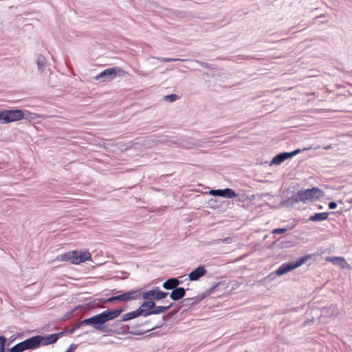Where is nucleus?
I'll list each match as a JSON object with an SVG mask.
<instances>
[{
  "mask_svg": "<svg viewBox=\"0 0 352 352\" xmlns=\"http://www.w3.org/2000/svg\"><path fill=\"white\" fill-rule=\"evenodd\" d=\"M124 311V309L123 308L116 309H107L98 314L85 318L84 323H87V325L92 326L98 331L108 333L109 331L105 326L106 322L116 319Z\"/></svg>",
  "mask_w": 352,
  "mask_h": 352,
  "instance_id": "f257e3e1",
  "label": "nucleus"
},
{
  "mask_svg": "<svg viewBox=\"0 0 352 352\" xmlns=\"http://www.w3.org/2000/svg\"><path fill=\"white\" fill-rule=\"evenodd\" d=\"M56 260L58 261H67L72 264L78 265L87 261H91V255L88 250L85 252L73 250L58 255Z\"/></svg>",
  "mask_w": 352,
  "mask_h": 352,
  "instance_id": "f03ea898",
  "label": "nucleus"
},
{
  "mask_svg": "<svg viewBox=\"0 0 352 352\" xmlns=\"http://www.w3.org/2000/svg\"><path fill=\"white\" fill-rule=\"evenodd\" d=\"M65 333L61 331L56 333L50 334L48 336L36 335L33 337L28 338L30 350H34L38 348L41 345L47 346L54 344Z\"/></svg>",
  "mask_w": 352,
  "mask_h": 352,
  "instance_id": "7ed1b4c3",
  "label": "nucleus"
},
{
  "mask_svg": "<svg viewBox=\"0 0 352 352\" xmlns=\"http://www.w3.org/2000/svg\"><path fill=\"white\" fill-rule=\"evenodd\" d=\"M2 113L3 124H8L10 122L19 121L23 118H34V114L31 113L26 110L22 109H3L2 110Z\"/></svg>",
  "mask_w": 352,
  "mask_h": 352,
  "instance_id": "20e7f679",
  "label": "nucleus"
},
{
  "mask_svg": "<svg viewBox=\"0 0 352 352\" xmlns=\"http://www.w3.org/2000/svg\"><path fill=\"white\" fill-rule=\"evenodd\" d=\"M300 202L307 204L309 201L319 200L324 197V192L318 187H313L306 190H300L297 192Z\"/></svg>",
  "mask_w": 352,
  "mask_h": 352,
  "instance_id": "39448f33",
  "label": "nucleus"
},
{
  "mask_svg": "<svg viewBox=\"0 0 352 352\" xmlns=\"http://www.w3.org/2000/svg\"><path fill=\"white\" fill-rule=\"evenodd\" d=\"M141 296V289H133L129 292H124L123 294L113 296L108 298L106 300L107 302H113L116 301H131L133 300L139 299Z\"/></svg>",
  "mask_w": 352,
  "mask_h": 352,
  "instance_id": "423d86ee",
  "label": "nucleus"
},
{
  "mask_svg": "<svg viewBox=\"0 0 352 352\" xmlns=\"http://www.w3.org/2000/svg\"><path fill=\"white\" fill-rule=\"evenodd\" d=\"M6 340L5 336H0V352H23L26 350H30L28 339L8 349H6Z\"/></svg>",
  "mask_w": 352,
  "mask_h": 352,
  "instance_id": "0eeeda50",
  "label": "nucleus"
},
{
  "mask_svg": "<svg viewBox=\"0 0 352 352\" xmlns=\"http://www.w3.org/2000/svg\"><path fill=\"white\" fill-rule=\"evenodd\" d=\"M169 294L168 292H163L155 287L149 291L142 293L141 296L144 300H154L159 301L165 298Z\"/></svg>",
  "mask_w": 352,
  "mask_h": 352,
  "instance_id": "6e6552de",
  "label": "nucleus"
},
{
  "mask_svg": "<svg viewBox=\"0 0 352 352\" xmlns=\"http://www.w3.org/2000/svg\"><path fill=\"white\" fill-rule=\"evenodd\" d=\"M120 70L118 67H109L96 75L94 79L101 82L109 81L117 76L118 72H120Z\"/></svg>",
  "mask_w": 352,
  "mask_h": 352,
  "instance_id": "1a4fd4ad",
  "label": "nucleus"
},
{
  "mask_svg": "<svg viewBox=\"0 0 352 352\" xmlns=\"http://www.w3.org/2000/svg\"><path fill=\"white\" fill-rule=\"evenodd\" d=\"M301 150L300 148H297L292 152H282L279 154L275 155L271 162L270 165H279L286 160L291 158L297 154L300 153Z\"/></svg>",
  "mask_w": 352,
  "mask_h": 352,
  "instance_id": "9d476101",
  "label": "nucleus"
},
{
  "mask_svg": "<svg viewBox=\"0 0 352 352\" xmlns=\"http://www.w3.org/2000/svg\"><path fill=\"white\" fill-rule=\"evenodd\" d=\"M209 195L214 197H221L229 199L237 197L235 191L229 188H226L224 189H212L209 191Z\"/></svg>",
  "mask_w": 352,
  "mask_h": 352,
  "instance_id": "9b49d317",
  "label": "nucleus"
},
{
  "mask_svg": "<svg viewBox=\"0 0 352 352\" xmlns=\"http://www.w3.org/2000/svg\"><path fill=\"white\" fill-rule=\"evenodd\" d=\"M156 306L155 300H145L139 307L142 309L143 313V317H148L151 315V312H149L154 309Z\"/></svg>",
  "mask_w": 352,
  "mask_h": 352,
  "instance_id": "f8f14e48",
  "label": "nucleus"
},
{
  "mask_svg": "<svg viewBox=\"0 0 352 352\" xmlns=\"http://www.w3.org/2000/svg\"><path fill=\"white\" fill-rule=\"evenodd\" d=\"M206 273L207 271L204 265H199L188 274V278L190 281H196L204 276Z\"/></svg>",
  "mask_w": 352,
  "mask_h": 352,
  "instance_id": "ddd939ff",
  "label": "nucleus"
},
{
  "mask_svg": "<svg viewBox=\"0 0 352 352\" xmlns=\"http://www.w3.org/2000/svg\"><path fill=\"white\" fill-rule=\"evenodd\" d=\"M327 261L331 262L335 265L339 266L342 270H347L351 267L345 258L341 256L328 257Z\"/></svg>",
  "mask_w": 352,
  "mask_h": 352,
  "instance_id": "4468645a",
  "label": "nucleus"
},
{
  "mask_svg": "<svg viewBox=\"0 0 352 352\" xmlns=\"http://www.w3.org/2000/svg\"><path fill=\"white\" fill-rule=\"evenodd\" d=\"M339 312V309L336 305H331L329 307L321 308V315L324 317L337 316Z\"/></svg>",
  "mask_w": 352,
  "mask_h": 352,
  "instance_id": "2eb2a0df",
  "label": "nucleus"
},
{
  "mask_svg": "<svg viewBox=\"0 0 352 352\" xmlns=\"http://www.w3.org/2000/svg\"><path fill=\"white\" fill-rule=\"evenodd\" d=\"M139 316H143V313L142 312V309L138 307L136 310L126 313L123 314L120 318V320H117V322H126L131 320L132 319L136 318Z\"/></svg>",
  "mask_w": 352,
  "mask_h": 352,
  "instance_id": "dca6fc26",
  "label": "nucleus"
},
{
  "mask_svg": "<svg viewBox=\"0 0 352 352\" xmlns=\"http://www.w3.org/2000/svg\"><path fill=\"white\" fill-rule=\"evenodd\" d=\"M188 289H187L188 290ZM186 289L182 287H177L175 288L170 293H169L170 298L174 300H179L182 299L186 295Z\"/></svg>",
  "mask_w": 352,
  "mask_h": 352,
  "instance_id": "f3484780",
  "label": "nucleus"
},
{
  "mask_svg": "<svg viewBox=\"0 0 352 352\" xmlns=\"http://www.w3.org/2000/svg\"><path fill=\"white\" fill-rule=\"evenodd\" d=\"M177 311V310H174L164 316L155 325L151 327L150 329H148L146 331H151L163 327L165 324L166 321L168 320L173 316L176 314Z\"/></svg>",
  "mask_w": 352,
  "mask_h": 352,
  "instance_id": "a211bd4d",
  "label": "nucleus"
},
{
  "mask_svg": "<svg viewBox=\"0 0 352 352\" xmlns=\"http://www.w3.org/2000/svg\"><path fill=\"white\" fill-rule=\"evenodd\" d=\"M150 323H151V320H147L141 324H136L132 325L131 327L128 326L129 329V328L131 329V331H129V333L133 334V335L142 336V335L147 333L148 332V331H146L147 330L140 331V330H138V328L140 327V326H148L150 324Z\"/></svg>",
  "mask_w": 352,
  "mask_h": 352,
  "instance_id": "6ab92c4d",
  "label": "nucleus"
},
{
  "mask_svg": "<svg viewBox=\"0 0 352 352\" xmlns=\"http://www.w3.org/2000/svg\"><path fill=\"white\" fill-rule=\"evenodd\" d=\"M294 270L293 263L292 262L285 263L282 264L276 270V273L278 276H283L287 272Z\"/></svg>",
  "mask_w": 352,
  "mask_h": 352,
  "instance_id": "aec40b11",
  "label": "nucleus"
},
{
  "mask_svg": "<svg viewBox=\"0 0 352 352\" xmlns=\"http://www.w3.org/2000/svg\"><path fill=\"white\" fill-rule=\"evenodd\" d=\"M298 202H300V200H298V194L296 192L293 194L291 197H287L285 200H284L281 203V205L287 208H291Z\"/></svg>",
  "mask_w": 352,
  "mask_h": 352,
  "instance_id": "412c9836",
  "label": "nucleus"
},
{
  "mask_svg": "<svg viewBox=\"0 0 352 352\" xmlns=\"http://www.w3.org/2000/svg\"><path fill=\"white\" fill-rule=\"evenodd\" d=\"M178 286L179 283L177 278H170L162 284L163 288L166 290H173Z\"/></svg>",
  "mask_w": 352,
  "mask_h": 352,
  "instance_id": "4be33fe9",
  "label": "nucleus"
},
{
  "mask_svg": "<svg viewBox=\"0 0 352 352\" xmlns=\"http://www.w3.org/2000/svg\"><path fill=\"white\" fill-rule=\"evenodd\" d=\"M47 60L42 54H38L36 59V63L38 67V70L43 73L45 69Z\"/></svg>",
  "mask_w": 352,
  "mask_h": 352,
  "instance_id": "5701e85b",
  "label": "nucleus"
},
{
  "mask_svg": "<svg viewBox=\"0 0 352 352\" xmlns=\"http://www.w3.org/2000/svg\"><path fill=\"white\" fill-rule=\"evenodd\" d=\"M173 305H174L173 302H170L167 306H162V305L155 306L154 309H153L150 312H151V315H153V314L157 315V314H164V313L166 312L168 310H169L173 306Z\"/></svg>",
  "mask_w": 352,
  "mask_h": 352,
  "instance_id": "b1692460",
  "label": "nucleus"
},
{
  "mask_svg": "<svg viewBox=\"0 0 352 352\" xmlns=\"http://www.w3.org/2000/svg\"><path fill=\"white\" fill-rule=\"evenodd\" d=\"M329 214V212L315 213L309 217V220L314 222L324 221L328 218Z\"/></svg>",
  "mask_w": 352,
  "mask_h": 352,
  "instance_id": "393cba45",
  "label": "nucleus"
},
{
  "mask_svg": "<svg viewBox=\"0 0 352 352\" xmlns=\"http://www.w3.org/2000/svg\"><path fill=\"white\" fill-rule=\"evenodd\" d=\"M311 258V255L307 254L305 256L300 258L296 261H295V262L292 261V263H293V266H294V269H296L298 267L303 265L308 259H309Z\"/></svg>",
  "mask_w": 352,
  "mask_h": 352,
  "instance_id": "a878e982",
  "label": "nucleus"
},
{
  "mask_svg": "<svg viewBox=\"0 0 352 352\" xmlns=\"http://www.w3.org/2000/svg\"><path fill=\"white\" fill-rule=\"evenodd\" d=\"M201 300V298H199V296H196L195 298H185L184 300H183V302L184 303V305H193L195 304L197 301H199Z\"/></svg>",
  "mask_w": 352,
  "mask_h": 352,
  "instance_id": "bb28decb",
  "label": "nucleus"
},
{
  "mask_svg": "<svg viewBox=\"0 0 352 352\" xmlns=\"http://www.w3.org/2000/svg\"><path fill=\"white\" fill-rule=\"evenodd\" d=\"M196 63H198L201 67H203L204 68H206V69H215L214 65H212V64H209V63H205V62H202L201 60H196Z\"/></svg>",
  "mask_w": 352,
  "mask_h": 352,
  "instance_id": "cd10ccee",
  "label": "nucleus"
},
{
  "mask_svg": "<svg viewBox=\"0 0 352 352\" xmlns=\"http://www.w3.org/2000/svg\"><path fill=\"white\" fill-rule=\"evenodd\" d=\"M156 58L161 61L166 62V63L176 62V61H184V60L180 59V58H165V57Z\"/></svg>",
  "mask_w": 352,
  "mask_h": 352,
  "instance_id": "c85d7f7f",
  "label": "nucleus"
},
{
  "mask_svg": "<svg viewBox=\"0 0 352 352\" xmlns=\"http://www.w3.org/2000/svg\"><path fill=\"white\" fill-rule=\"evenodd\" d=\"M178 98V96L175 94H171L164 96V100L169 102H174Z\"/></svg>",
  "mask_w": 352,
  "mask_h": 352,
  "instance_id": "c756f323",
  "label": "nucleus"
},
{
  "mask_svg": "<svg viewBox=\"0 0 352 352\" xmlns=\"http://www.w3.org/2000/svg\"><path fill=\"white\" fill-rule=\"evenodd\" d=\"M287 228H275L272 230L273 234H283L287 232Z\"/></svg>",
  "mask_w": 352,
  "mask_h": 352,
  "instance_id": "7c9ffc66",
  "label": "nucleus"
},
{
  "mask_svg": "<svg viewBox=\"0 0 352 352\" xmlns=\"http://www.w3.org/2000/svg\"><path fill=\"white\" fill-rule=\"evenodd\" d=\"M221 283H220V282H219V283H215L212 287H210V288L207 291V293H208V294H212V293L214 292V290L216 289V288H217V287H219V286L221 285Z\"/></svg>",
  "mask_w": 352,
  "mask_h": 352,
  "instance_id": "2f4dec72",
  "label": "nucleus"
},
{
  "mask_svg": "<svg viewBox=\"0 0 352 352\" xmlns=\"http://www.w3.org/2000/svg\"><path fill=\"white\" fill-rule=\"evenodd\" d=\"M84 322H85V319L81 320L80 322L76 323L73 327L76 330V329H79L81 326L87 325V323H84Z\"/></svg>",
  "mask_w": 352,
  "mask_h": 352,
  "instance_id": "473e14b6",
  "label": "nucleus"
},
{
  "mask_svg": "<svg viewBox=\"0 0 352 352\" xmlns=\"http://www.w3.org/2000/svg\"><path fill=\"white\" fill-rule=\"evenodd\" d=\"M278 276L276 273V271L275 272H272L271 274H270L266 278L267 279H269L270 280H272L273 279H274L276 278V276Z\"/></svg>",
  "mask_w": 352,
  "mask_h": 352,
  "instance_id": "72a5a7b5",
  "label": "nucleus"
},
{
  "mask_svg": "<svg viewBox=\"0 0 352 352\" xmlns=\"http://www.w3.org/2000/svg\"><path fill=\"white\" fill-rule=\"evenodd\" d=\"M77 347V344H72L69 348L65 352H74Z\"/></svg>",
  "mask_w": 352,
  "mask_h": 352,
  "instance_id": "f704fd0d",
  "label": "nucleus"
},
{
  "mask_svg": "<svg viewBox=\"0 0 352 352\" xmlns=\"http://www.w3.org/2000/svg\"><path fill=\"white\" fill-rule=\"evenodd\" d=\"M337 206H338V204L335 201H331L329 203V205H328L329 209H335V208H336Z\"/></svg>",
  "mask_w": 352,
  "mask_h": 352,
  "instance_id": "c9c22d12",
  "label": "nucleus"
},
{
  "mask_svg": "<svg viewBox=\"0 0 352 352\" xmlns=\"http://www.w3.org/2000/svg\"><path fill=\"white\" fill-rule=\"evenodd\" d=\"M0 124H3V113L2 110H0Z\"/></svg>",
  "mask_w": 352,
  "mask_h": 352,
  "instance_id": "e433bc0d",
  "label": "nucleus"
},
{
  "mask_svg": "<svg viewBox=\"0 0 352 352\" xmlns=\"http://www.w3.org/2000/svg\"><path fill=\"white\" fill-rule=\"evenodd\" d=\"M234 198H236L235 201L237 202H241L243 201L238 195L237 197H235Z\"/></svg>",
  "mask_w": 352,
  "mask_h": 352,
  "instance_id": "4c0bfd02",
  "label": "nucleus"
},
{
  "mask_svg": "<svg viewBox=\"0 0 352 352\" xmlns=\"http://www.w3.org/2000/svg\"><path fill=\"white\" fill-rule=\"evenodd\" d=\"M74 331H75V329L74 327H72V329H70L69 330L67 331V332L71 334L73 333Z\"/></svg>",
  "mask_w": 352,
  "mask_h": 352,
  "instance_id": "58836bf2",
  "label": "nucleus"
},
{
  "mask_svg": "<svg viewBox=\"0 0 352 352\" xmlns=\"http://www.w3.org/2000/svg\"><path fill=\"white\" fill-rule=\"evenodd\" d=\"M331 148V145H329V146H325L324 149L327 150V149H329Z\"/></svg>",
  "mask_w": 352,
  "mask_h": 352,
  "instance_id": "ea45409f",
  "label": "nucleus"
},
{
  "mask_svg": "<svg viewBox=\"0 0 352 352\" xmlns=\"http://www.w3.org/2000/svg\"><path fill=\"white\" fill-rule=\"evenodd\" d=\"M178 283H179V285L182 283V281L178 280Z\"/></svg>",
  "mask_w": 352,
  "mask_h": 352,
  "instance_id": "a19ab883",
  "label": "nucleus"
}]
</instances>
